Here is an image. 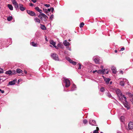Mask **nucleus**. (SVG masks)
I'll list each match as a JSON object with an SVG mask.
<instances>
[{"instance_id":"1","label":"nucleus","mask_w":133,"mask_h":133,"mask_svg":"<svg viewBox=\"0 0 133 133\" xmlns=\"http://www.w3.org/2000/svg\"><path fill=\"white\" fill-rule=\"evenodd\" d=\"M116 92L119 99H123L124 98L125 100H126V97L124 95L122 94L120 90L119 89H116Z\"/></svg>"},{"instance_id":"2","label":"nucleus","mask_w":133,"mask_h":133,"mask_svg":"<svg viewBox=\"0 0 133 133\" xmlns=\"http://www.w3.org/2000/svg\"><path fill=\"white\" fill-rule=\"evenodd\" d=\"M62 80L63 82L65 84V87L66 88H67L69 86L70 84V82L69 79L64 77Z\"/></svg>"},{"instance_id":"3","label":"nucleus","mask_w":133,"mask_h":133,"mask_svg":"<svg viewBox=\"0 0 133 133\" xmlns=\"http://www.w3.org/2000/svg\"><path fill=\"white\" fill-rule=\"evenodd\" d=\"M127 82V83L129 85V83L128 80L126 78H123V81H120L119 84L121 86H124V85L125 82Z\"/></svg>"},{"instance_id":"4","label":"nucleus","mask_w":133,"mask_h":133,"mask_svg":"<svg viewBox=\"0 0 133 133\" xmlns=\"http://www.w3.org/2000/svg\"><path fill=\"white\" fill-rule=\"evenodd\" d=\"M51 56L52 58L55 60L59 61V58L58 55L55 53L52 54Z\"/></svg>"},{"instance_id":"5","label":"nucleus","mask_w":133,"mask_h":133,"mask_svg":"<svg viewBox=\"0 0 133 133\" xmlns=\"http://www.w3.org/2000/svg\"><path fill=\"white\" fill-rule=\"evenodd\" d=\"M12 2L13 4L14 5L16 9V10L18 9L19 5L17 2L15 0H12Z\"/></svg>"},{"instance_id":"6","label":"nucleus","mask_w":133,"mask_h":133,"mask_svg":"<svg viewBox=\"0 0 133 133\" xmlns=\"http://www.w3.org/2000/svg\"><path fill=\"white\" fill-rule=\"evenodd\" d=\"M126 99L127 98H126V100H125L123 98V99L125 101V102L123 104L125 107L127 108V109H129L130 108V107L129 105H128V103L126 101Z\"/></svg>"},{"instance_id":"7","label":"nucleus","mask_w":133,"mask_h":133,"mask_svg":"<svg viewBox=\"0 0 133 133\" xmlns=\"http://www.w3.org/2000/svg\"><path fill=\"white\" fill-rule=\"evenodd\" d=\"M38 17L40 18L41 19H42V17L44 18L45 19H46V18H48V17L43 13H41L40 14L38 15Z\"/></svg>"},{"instance_id":"8","label":"nucleus","mask_w":133,"mask_h":133,"mask_svg":"<svg viewBox=\"0 0 133 133\" xmlns=\"http://www.w3.org/2000/svg\"><path fill=\"white\" fill-rule=\"evenodd\" d=\"M89 123L91 125L97 126V125H96V124L95 121L93 120L92 119H90Z\"/></svg>"},{"instance_id":"9","label":"nucleus","mask_w":133,"mask_h":133,"mask_svg":"<svg viewBox=\"0 0 133 133\" xmlns=\"http://www.w3.org/2000/svg\"><path fill=\"white\" fill-rule=\"evenodd\" d=\"M27 13L30 15L32 16H35V13L32 11H30V10H28L27 11Z\"/></svg>"},{"instance_id":"10","label":"nucleus","mask_w":133,"mask_h":133,"mask_svg":"<svg viewBox=\"0 0 133 133\" xmlns=\"http://www.w3.org/2000/svg\"><path fill=\"white\" fill-rule=\"evenodd\" d=\"M128 127L129 129H133V122H130L128 124Z\"/></svg>"},{"instance_id":"11","label":"nucleus","mask_w":133,"mask_h":133,"mask_svg":"<svg viewBox=\"0 0 133 133\" xmlns=\"http://www.w3.org/2000/svg\"><path fill=\"white\" fill-rule=\"evenodd\" d=\"M105 69H103L102 70H97V73L101 74H102L103 75L105 73Z\"/></svg>"},{"instance_id":"12","label":"nucleus","mask_w":133,"mask_h":133,"mask_svg":"<svg viewBox=\"0 0 133 133\" xmlns=\"http://www.w3.org/2000/svg\"><path fill=\"white\" fill-rule=\"evenodd\" d=\"M93 59L96 63L98 64L99 63V60L98 57H95L93 58Z\"/></svg>"},{"instance_id":"13","label":"nucleus","mask_w":133,"mask_h":133,"mask_svg":"<svg viewBox=\"0 0 133 133\" xmlns=\"http://www.w3.org/2000/svg\"><path fill=\"white\" fill-rule=\"evenodd\" d=\"M63 44L66 46H69L70 45V44L66 40H64L63 42Z\"/></svg>"},{"instance_id":"14","label":"nucleus","mask_w":133,"mask_h":133,"mask_svg":"<svg viewBox=\"0 0 133 133\" xmlns=\"http://www.w3.org/2000/svg\"><path fill=\"white\" fill-rule=\"evenodd\" d=\"M19 9L23 11L25 9V8L23 7V5L20 4H19Z\"/></svg>"},{"instance_id":"15","label":"nucleus","mask_w":133,"mask_h":133,"mask_svg":"<svg viewBox=\"0 0 133 133\" xmlns=\"http://www.w3.org/2000/svg\"><path fill=\"white\" fill-rule=\"evenodd\" d=\"M104 80L106 84H109L110 79L109 78H104Z\"/></svg>"},{"instance_id":"16","label":"nucleus","mask_w":133,"mask_h":133,"mask_svg":"<svg viewBox=\"0 0 133 133\" xmlns=\"http://www.w3.org/2000/svg\"><path fill=\"white\" fill-rule=\"evenodd\" d=\"M17 81V79L15 80H13L12 81H11L9 82V84L10 85H13L15 84V82Z\"/></svg>"},{"instance_id":"17","label":"nucleus","mask_w":133,"mask_h":133,"mask_svg":"<svg viewBox=\"0 0 133 133\" xmlns=\"http://www.w3.org/2000/svg\"><path fill=\"white\" fill-rule=\"evenodd\" d=\"M106 95L109 97L111 98L112 99H113L114 98V97L111 96V95L109 92H108L106 93Z\"/></svg>"},{"instance_id":"18","label":"nucleus","mask_w":133,"mask_h":133,"mask_svg":"<svg viewBox=\"0 0 133 133\" xmlns=\"http://www.w3.org/2000/svg\"><path fill=\"white\" fill-rule=\"evenodd\" d=\"M76 86L75 84H73L72 85L71 88V91H73L76 89Z\"/></svg>"},{"instance_id":"19","label":"nucleus","mask_w":133,"mask_h":133,"mask_svg":"<svg viewBox=\"0 0 133 133\" xmlns=\"http://www.w3.org/2000/svg\"><path fill=\"white\" fill-rule=\"evenodd\" d=\"M49 42L50 44L54 46H55L56 43L52 40H50Z\"/></svg>"},{"instance_id":"20","label":"nucleus","mask_w":133,"mask_h":133,"mask_svg":"<svg viewBox=\"0 0 133 133\" xmlns=\"http://www.w3.org/2000/svg\"><path fill=\"white\" fill-rule=\"evenodd\" d=\"M31 45H32L33 46L36 47L37 46L38 44H37V43H35L34 42H32L31 43Z\"/></svg>"},{"instance_id":"21","label":"nucleus","mask_w":133,"mask_h":133,"mask_svg":"<svg viewBox=\"0 0 133 133\" xmlns=\"http://www.w3.org/2000/svg\"><path fill=\"white\" fill-rule=\"evenodd\" d=\"M111 69L112 71V72L113 73H114V74L116 73V68L115 67H112Z\"/></svg>"},{"instance_id":"22","label":"nucleus","mask_w":133,"mask_h":133,"mask_svg":"<svg viewBox=\"0 0 133 133\" xmlns=\"http://www.w3.org/2000/svg\"><path fill=\"white\" fill-rule=\"evenodd\" d=\"M11 71L9 70L6 71L5 72V74H8L10 75H12Z\"/></svg>"},{"instance_id":"23","label":"nucleus","mask_w":133,"mask_h":133,"mask_svg":"<svg viewBox=\"0 0 133 133\" xmlns=\"http://www.w3.org/2000/svg\"><path fill=\"white\" fill-rule=\"evenodd\" d=\"M34 21L36 22H37L38 23H40L41 20L37 17H36L34 18Z\"/></svg>"},{"instance_id":"24","label":"nucleus","mask_w":133,"mask_h":133,"mask_svg":"<svg viewBox=\"0 0 133 133\" xmlns=\"http://www.w3.org/2000/svg\"><path fill=\"white\" fill-rule=\"evenodd\" d=\"M8 6L10 10H13V7L11 5L9 4L8 5Z\"/></svg>"},{"instance_id":"25","label":"nucleus","mask_w":133,"mask_h":133,"mask_svg":"<svg viewBox=\"0 0 133 133\" xmlns=\"http://www.w3.org/2000/svg\"><path fill=\"white\" fill-rule=\"evenodd\" d=\"M120 120L121 121L123 122L124 121V117L123 116H122L120 117Z\"/></svg>"},{"instance_id":"26","label":"nucleus","mask_w":133,"mask_h":133,"mask_svg":"<svg viewBox=\"0 0 133 133\" xmlns=\"http://www.w3.org/2000/svg\"><path fill=\"white\" fill-rule=\"evenodd\" d=\"M16 72L20 74L22 72V71L21 69H16Z\"/></svg>"},{"instance_id":"27","label":"nucleus","mask_w":133,"mask_h":133,"mask_svg":"<svg viewBox=\"0 0 133 133\" xmlns=\"http://www.w3.org/2000/svg\"><path fill=\"white\" fill-rule=\"evenodd\" d=\"M40 25H41V28L43 30H45L46 29V28L44 25H42L41 24Z\"/></svg>"},{"instance_id":"28","label":"nucleus","mask_w":133,"mask_h":133,"mask_svg":"<svg viewBox=\"0 0 133 133\" xmlns=\"http://www.w3.org/2000/svg\"><path fill=\"white\" fill-rule=\"evenodd\" d=\"M12 19V16H9L7 18V19L8 21H11Z\"/></svg>"},{"instance_id":"29","label":"nucleus","mask_w":133,"mask_h":133,"mask_svg":"<svg viewBox=\"0 0 133 133\" xmlns=\"http://www.w3.org/2000/svg\"><path fill=\"white\" fill-rule=\"evenodd\" d=\"M83 122L84 124H86L87 123L88 121L87 119H84L83 120Z\"/></svg>"},{"instance_id":"30","label":"nucleus","mask_w":133,"mask_h":133,"mask_svg":"<svg viewBox=\"0 0 133 133\" xmlns=\"http://www.w3.org/2000/svg\"><path fill=\"white\" fill-rule=\"evenodd\" d=\"M84 23L83 22H82L80 24V27L81 28L84 25Z\"/></svg>"},{"instance_id":"31","label":"nucleus","mask_w":133,"mask_h":133,"mask_svg":"<svg viewBox=\"0 0 133 133\" xmlns=\"http://www.w3.org/2000/svg\"><path fill=\"white\" fill-rule=\"evenodd\" d=\"M54 17V15H51L50 17V19L52 21L53 20V18Z\"/></svg>"},{"instance_id":"32","label":"nucleus","mask_w":133,"mask_h":133,"mask_svg":"<svg viewBox=\"0 0 133 133\" xmlns=\"http://www.w3.org/2000/svg\"><path fill=\"white\" fill-rule=\"evenodd\" d=\"M67 59L68 61H69V62L70 63H71L73 61L72 60H71L69 58H67Z\"/></svg>"},{"instance_id":"33","label":"nucleus","mask_w":133,"mask_h":133,"mask_svg":"<svg viewBox=\"0 0 133 133\" xmlns=\"http://www.w3.org/2000/svg\"><path fill=\"white\" fill-rule=\"evenodd\" d=\"M11 72L12 75L15 74H16V71L15 70L11 71Z\"/></svg>"},{"instance_id":"34","label":"nucleus","mask_w":133,"mask_h":133,"mask_svg":"<svg viewBox=\"0 0 133 133\" xmlns=\"http://www.w3.org/2000/svg\"><path fill=\"white\" fill-rule=\"evenodd\" d=\"M57 46L58 47H60L61 48H62V46H63L62 45L61 43H58V44Z\"/></svg>"},{"instance_id":"35","label":"nucleus","mask_w":133,"mask_h":133,"mask_svg":"<svg viewBox=\"0 0 133 133\" xmlns=\"http://www.w3.org/2000/svg\"><path fill=\"white\" fill-rule=\"evenodd\" d=\"M100 90L102 92H103L104 91V88L103 87H102L100 89Z\"/></svg>"},{"instance_id":"36","label":"nucleus","mask_w":133,"mask_h":133,"mask_svg":"<svg viewBox=\"0 0 133 133\" xmlns=\"http://www.w3.org/2000/svg\"><path fill=\"white\" fill-rule=\"evenodd\" d=\"M35 9L38 11L39 10V8L38 7H36L35 8Z\"/></svg>"},{"instance_id":"37","label":"nucleus","mask_w":133,"mask_h":133,"mask_svg":"<svg viewBox=\"0 0 133 133\" xmlns=\"http://www.w3.org/2000/svg\"><path fill=\"white\" fill-rule=\"evenodd\" d=\"M76 63H76V62L74 61H73L71 63L72 64H73L74 65H75L76 64Z\"/></svg>"},{"instance_id":"38","label":"nucleus","mask_w":133,"mask_h":133,"mask_svg":"<svg viewBox=\"0 0 133 133\" xmlns=\"http://www.w3.org/2000/svg\"><path fill=\"white\" fill-rule=\"evenodd\" d=\"M44 6L47 7H49L50 6V5L49 4H45Z\"/></svg>"},{"instance_id":"39","label":"nucleus","mask_w":133,"mask_h":133,"mask_svg":"<svg viewBox=\"0 0 133 133\" xmlns=\"http://www.w3.org/2000/svg\"><path fill=\"white\" fill-rule=\"evenodd\" d=\"M51 12L53 13L54 11V9L53 7L51 8Z\"/></svg>"},{"instance_id":"40","label":"nucleus","mask_w":133,"mask_h":133,"mask_svg":"<svg viewBox=\"0 0 133 133\" xmlns=\"http://www.w3.org/2000/svg\"><path fill=\"white\" fill-rule=\"evenodd\" d=\"M66 48L68 49L69 50V51H71V48L69 46H68L66 47Z\"/></svg>"},{"instance_id":"41","label":"nucleus","mask_w":133,"mask_h":133,"mask_svg":"<svg viewBox=\"0 0 133 133\" xmlns=\"http://www.w3.org/2000/svg\"><path fill=\"white\" fill-rule=\"evenodd\" d=\"M0 91L1 92L2 94H3L4 92V91L3 90H2L1 89H0Z\"/></svg>"},{"instance_id":"42","label":"nucleus","mask_w":133,"mask_h":133,"mask_svg":"<svg viewBox=\"0 0 133 133\" xmlns=\"http://www.w3.org/2000/svg\"><path fill=\"white\" fill-rule=\"evenodd\" d=\"M3 70L0 68V73L3 72Z\"/></svg>"},{"instance_id":"43","label":"nucleus","mask_w":133,"mask_h":133,"mask_svg":"<svg viewBox=\"0 0 133 133\" xmlns=\"http://www.w3.org/2000/svg\"><path fill=\"white\" fill-rule=\"evenodd\" d=\"M93 133H98V131L97 130H95L94 131Z\"/></svg>"},{"instance_id":"44","label":"nucleus","mask_w":133,"mask_h":133,"mask_svg":"<svg viewBox=\"0 0 133 133\" xmlns=\"http://www.w3.org/2000/svg\"><path fill=\"white\" fill-rule=\"evenodd\" d=\"M79 68H78V69H81V64H79Z\"/></svg>"},{"instance_id":"45","label":"nucleus","mask_w":133,"mask_h":133,"mask_svg":"<svg viewBox=\"0 0 133 133\" xmlns=\"http://www.w3.org/2000/svg\"><path fill=\"white\" fill-rule=\"evenodd\" d=\"M42 10H41L39 9V11H38V12H39L41 14V13H42Z\"/></svg>"},{"instance_id":"46","label":"nucleus","mask_w":133,"mask_h":133,"mask_svg":"<svg viewBox=\"0 0 133 133\" xmlns=\"http://www.w3.org/2000/svg\"><path fill=\"white\" fill-rule=\"evenodd\" d=\"M45 40L47 41H48V39H47V36H45Z\"/></svg>"},{"instance_id":"47","label":"nucleus","mask_w":133,"mask_h":133,"mask_svg":"<svg viewBox=\"0 0 133 133\" xmlns=\"http://www.w3.org/2000/svg\"><path fill=\"white\" fill-rule=\"evenodd\" d=\"M31 1L34 3H35L36 2V0H31Z\"/></svg>"},{"instance_id":"48","label":"nucleus","mask_w":133,"mask_h":133,"mask_svg":"<svg viewBox=\"0 0 133 133\" xmlns=\"http://www.w3.org/2000/svg\"><path fill=\"white\" fill-rule=\"evenodd\" d=\"M125 49V48L124 47L122 48H121V51H123Z\"/></svg>"},{"instance_id":"49","label":"nucleus","mask_w":133,"mask_h":133,"mask_svg":"<svg viewBox=\"0 0 133 133\" xmlns=\"http://www.w3.org/2000/svg\"><path fill=\"white\" fill-rule=\"evenodd\" d=\"M30 6H34V4L32 3H30Z\"/></svg>"},{"instance_id":"50","label":"nucleus","mask_w":133,"mask_h":133,"mask_svg":"<svg viewBox=\"0 0 133 133\" xmlns=\"http://www.w3.org/2000/svg\"><path fill=\"white\" fill-rule=\"evenodd\" d=\"M48 12H50L51 11V8L50 9H48Z\"/></svg>"},{"instance_id":"51","label":"nucleus","mask_w":133,"mask_h":133,"mask_svg":"<svg viewBox=\"0 0 133 133\" xmlns=\"http://www.w3.org/2000/svg\"><path fill=\"white\" fill-rule=\"evenodd\" d=\"M24 72L26 74H27V71L25 70H24Z\"/></svg>"},{"instance_id":"52","label":"nucleus","mask_w":133,"mask_h":133,"mask_svg":"<svg viewBox=\"0 0 133 133\" xmlns=\"http://www.w3.org/2000/svg\"><path fill=\"white\" fill-rule=\"evenodd\" d=\"M104 68L103 66H101V68L102 69H103V68Z\"/></svg>"},{"instance_id":"53","label":"nucleus","mask_w":133,"mask_h":133,"mask_svg":"<svg viewBox=\"0 0 133 133\" xmlns=\"http://www.w3.org/2000/svg\"><path fill=\"white\" fill-rule=\"evenodd\" d=\"M54 46V47H55L56 48V49H58V47L55 45V46Z\"/></svg>"},{"instance_id":"54","label":"nucleus","mask_w":133,"mask_h":133,"mask_svg":"<svg viewBox=\"0 0 133 133\" xmlns=\"http://www.w3.org/2000/svg\"><path fill=\"white\" fill-rule=\"evenodd\" d=\"M120 72L122 73V74H123V71H120Z\"/></svg>"},{"instance_id":"55","label":"nucleus","mask_w":133,"mask_h":133,"mask_svg":"<svg viewBox=\"0 0 133 133\" xmlns=\"http://www.w3.org/2000/svg\"><path fill=\"white\" fill-rule=\"evenodd\" d=\"M97 131L99 130V128L98 127H96V130Z\"/></svg>"},{"instance_id":"56","label":"nucleus","mask_w":133,"mask_h":133,"mask_svg":"<svg viewBox=\"0 0 133 133\" xmlns=\"http://www.w3.org/2000/svg\"><path fill=\"white\" fill-rule=\"evenodd\" d=\"M117 133H122L120 131H118Z\"/></svg>"},{"instance_id":"57","label":"nucleus","mask_w":133,"mask_h":133,"mask_svg":"<svg viewBox=\"0 0 133 133\" xmlns=\"http://www.w3.org/2000/svg\"><path fill=\"white\" fill-rule=\"evenodd\" d=\"M115 53H117V50H115Z\"/></svg>"},{"instance_id":"58","label":"nucleus","mask_w":133,"mask_h":133,"mask_svg":"<svg viewBox=\"0 0 133 133\" xmlns=\"http://www.w3.org/2000/svg\"><path fill=\"white\" fill-rule=\"evenodd\" d=\"M95 71V72H97V70H94Z\"/></svg>"},{"instance_id":"59","label":"nucleus","mask_w":133,"mask_h":133,"mask_svg":"<svg viewBox=\"0 0 133 133\" xmlns=\"http://www.w3.org/2000/svg\"><path fill=\"white\" fill-rule=\"evenodd\" d=\"M93 73H95V71H93Z\"/></svg>"},{"instance_id":"60","label":"nucleus","mask_w":133,"mask_h":133,"mask_svg":"<svg viewBox=\"0 0 133 133\" xmlns=\"http://www.w3.org/2000/svg\"><path fill=\"white\" fill-rule=\"evenodd\" d=\"M108 71H107V72H106V73L107 74H108Z\"/></svg>"},{"instance_id":"61","label":"nucleus","mask_w":133,"mask_h":133,"mask_svg":"<svg viewBox=\"0 0 133 133\" xmlns=\"http://www.w3.org/2000/svg\"><path fill=\"white\" fill-rule=\"evenodd\" d=\"M112 83V82H110V84H111Z\"/></svg>"},{"instance_id":"62","label":"nucleus","mask_w":133,"mask_h":133,"mask_svg":"<svg viewBox=\"0 0 133 133\" xmlns=\"http://www.w3.org/2000/svg\"><path fill=\"white\" fill-rule=\"evenodd\" d=\"M21 79H19L18 80V81H21Z\"/></svg>"},{"instance_id":"63","label":"nucleus","mask_w":133,"mask_h":133,"mask_svg":"<svg viewBox=\"0 0 133 133\" xmlns=\"http://www.w3.org/2000/svg\"><path fill=\"white\" fill-rule=\"evenodd\" d=\"M50 46L51 47H52V46L51 45H50Z\"/></svg>"}]
</instances>
